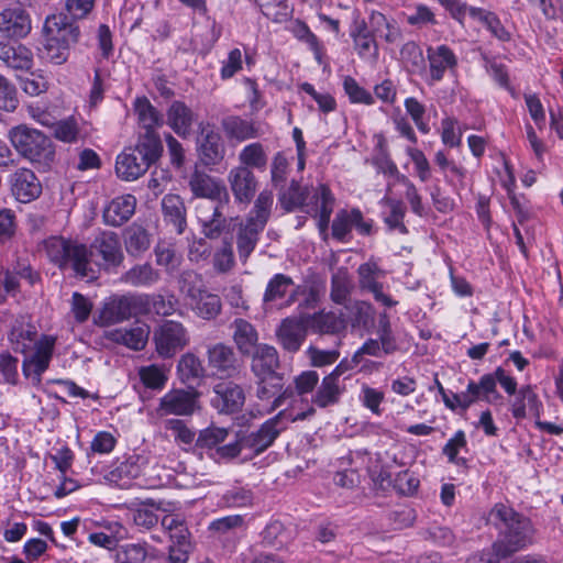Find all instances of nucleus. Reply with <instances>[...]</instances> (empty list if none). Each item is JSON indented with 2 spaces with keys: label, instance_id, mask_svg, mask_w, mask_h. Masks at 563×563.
Listing matches in <instances>:
<instances>
[{
  "label": "nucleus",
  "instance_id": "1",
  "mask_svg": "<svg viewBox=\"0 0 563 563\" xmlns=\"http://www.w3.org/2000/svg\"><path fill=\"white\" fill-rule=\"evenodd\" d=\"M487 523L497 531L495 541L470 555L465 563H504L536 542L537 530L531 519L503 503L489 510Z\"/></svg>",
  "mask_w": 563,
  "mask_h": 563
},
{
  "label": "nucleus",
  "instance_id": "2",
  "mask_svg": "<svg viewBox=\"0 0 563 563\" xmlns=\"http://www.w3.org/2000/svg\"><path fill=\"white\" fill-rule=\"evenodd\" d=\"M273 203V192L264 189L256 197L254 206L246 218L236 224L235 243L239 260L242 264H245L254 252L260 241V235L271 218Z\"/></svg>",
  "mask_w": 563,
  "mask_h": 563
},
{
  "label": "nucleus",
  "instance_id": "3",
  "mask_svg": "<svg viewBox=\"0 0 563 563\" xmlns=\"http://www.w3.org/2000/svg\"><path fill=\"white\" fill-rule=\"evenodd\" d=\"M163 153L159 136L140 134L134 146L126 147L118 155L115 173L125 181H133L144 175Z\"/></svg>",
  "mask_w": 563,
  "mask_h": 563
},
{
  "label": "nucleus",
  "instance_id": "4",
  "mask_svg": "<svg viewBox=\"0 0 563 563\" xmlns=\"http://www.w3.org/2000/svg\"><path fill=\"white\" fill-rule=\"evenodd\" d=\"M44 246L49 261L59 268L70 266L76 275L82 278L95 279L97 277L86 245L60 236H51L44 242Z\"/></svg>",
  "mask_w": 563,
  "mask_h": 563
},
{
  "label": "nucleus",
  "instance_id": "5",
  "mask_svg": "<svg viewBox=\"0 0 563 563\" xmlns=\"http://www.w3.org/2000/svg\"><path fill=\"white\" fill-rule=\"evenodd\" d=\"M9 139L16 152L31 163L48 167L55 158L51 139L38 130L14 126L9 131Z\"/></svg>",
  "mask_w": 563,
  "mask_h": 563
},
{
  "label": "nucleus",
  "instance_id": "6",
  "mask_svg": "<svg viewBox=\"0 0 563 563\" xmlns=\"http://www.w3.org/2000/svg\"><path fill=\"white\" fill-rule=\"evenodd\" d=\"M290 190L294 191L289 201L291 207H300L305 213L318 219L320 233H325L335 201L329 187L320 185L310 197H305L302 192H298L299 185L292 181Z\"/></svg>",
  "mask_w": 563,
  "mask_h": 563
},
{
  "label": "nucleus",
  "instance_id": "7",
  "mask_svg": "<svg viewBox=\"0 0 563 563\" xmlns=\"http://www.w3.org/2000/svg\"><path fill=\"white\" fill-rule=\"evenodd\" d=\"M231 435L230 429L220 427H209L199 432L196 440V446L210 450V457L216 462L231 461L239 456V444L236 433L228 443Z\"/></svg>",
  "mask_w": 563,
  "mask_h": 563
},
{
  "label": "nucleus",
  "instance_id": "8",
  "mask_svg": "<svg viewBox=\"0 0 563 563\" xmlns=\"http://www.w3.org/2000/svg\"><path fill=\"white\" fill-rule=\"evenodd\" d=\"M280 411L275 417L266 420L260 426L258 429L249 433L236 432V440L239 444V454L243 449L252 451L253 455H260L265 452L278 438L283 427H280Z\"/></svg>",
  "mask_w": 563,
  "mask_h": 563
},
{
  "label": "nucleus",
  "instance_id": "9",
  "mask_svg": "<svg viewBox=\"0 0 563 563\" xmlns=\"http://www.w3.org/2000/svg\"><path fill=\"white\" fill-rule=\"evenodd\" d=\"M154 341L157 353L165 357H172L181 351L189 342L187 330L180 322L165 320L154 332Z\"/></svg>",
  "mask_w": 563,
  "mask_h": 563
},
{
  "label": "nucleus",
  "instance_id": "10",
  "mask_svg": "<svg viewBox=\"0 0 563 563\" xmlns=\"http://www.w3.org/2000/svg\"><path fill=\"white\" fill-rule=\"evenodd\" d=\"M230 201L205 200L197 207V217L202 228V233L207 239L216 240L221 236L227 228V218L224 209L229 208Z\"/></svg>",
  "mask_w": 563,
  "mask_h": 563
},
{
  "label": "nucleus",
  "instance_id": "11",
  "mask_svg": "<svg viewBox=\"0 0 563 563\" xmlns=\"http://www.w3.org/2000/svg\"><path fill=\"white\" fill-rule=\"evenodd\" d=\"M208 366L220 378L235 377L242 364L232 346L218 342L207 346Z\"/></svg>",
  "mask_w": 563,
  "mask_h": 563
},
{
  "label": "nucleus",
  "instance_id": "12",
  "mask_svg": "<svg viewBox=\"0 0 563 563\" xmlns=\"http://www.w3.org/2000/svg\"><path fill=\"white\" fill-rule=\"evenodd\" d=\"M146 297L139 295L114 296L104 302L100 312L103 324L122 322L135 316Z\"/></svg>",
  "mask_w": 563,
  "mask_h": 563
},
{
  "label": "nucleus",
  "instance_id": "13",
  "mask_svg": "<svg viewBox=\"0 0 563 563\" xmlns=\"http://www.w3.org/2000/svg\"><path fill=\"white\" fill-rule=\"evenodd\" d=\"M196 390L172 389L161 399L156 412L158 416H191L199 408Z\"/></svg>",
  "mask_w": 563,
  "mask_h": 563
},
{
  "label": "nucleus",
  "instance_id": "14",
  "mask_svg": "<svg viewBox=\"0 0 563 563\" xmlns=\"http://www.w3.org/2000/svg\"><path fill=\"white\" fill-rule=\"evenodd\" d=\"M43 36L49 37L53 43H64L74 46L80 37L79 26L70 21L64 13L52 14L45 19Z\"/></svg>",
  "mask_w": 563,
  "mask_h": 563
},
{
  "label": "nucleus",
  "instance_id": "15",
  "mask_svg": "<svg viewBox=\"0 0 563 563\" xmlns=\"http://www.w3.org/2000/svg\"><path fill=\"white\" fill-rule=\"evenodd\" d=\"M55 339L44 335L35 343L34 353L23 361V373L26 377H32L34 384H40L42 374L48 368L53 356Z\"/></svg>",
  "mask_w": 563,
  "mask_h": 563
},
{
  "label": "nucleus",
  "instance_id": "16",
  "mask_svg": "<svg viewBox=\"0 0 563 563\" xmlns=\"http://www.w3.org/2000/svg\"><path fill=\"white\" fill-rule=\"evenodd\" d=\"M358 284L363 290L369 291L374 299L385 307H394L397 301L391 299L388 295H385L383 289L384 285L379 282L384 278L386 273L383 271L376 262L368 261L363 263L357 268Z\"/></svg>",
  "mask_w": 563,
  "mask_h": 563
},
{
  "label": "nucleus",
  "instance_id": "17",
  "mask_svg": "<svg viewBox=\"0 0 563 563\" xmlns=\"http://www.w3.org/2000/svg\"><path fill=\"white\" fill-rule=\"evenodd\" d=\"M213 394L211 404L220 413H235L244 406V390L234 382L224 380L216 384Z\"/></svg>",
  "mask_w": 563,
  "mask_h": 563
},
{
  "label": "nucleus",
  "instance_id": "18",
  "mask_svg": "<svg viewBox=\"0 0 563 563\" xmlns=\"http://www.w3.org/2000/svg\"><path fill=\"white\" fill-rule=\"evenodd\" d=\"M228 183L235 202L249 206L258 186L254 173L246 167H233L228 174Z\"/></svg>",
  "mask_w": 563,
  "mask_h": 563
},
{
  "label": "nucleus",
  "instance_id": "19",
  "mask_svg": "<svg viewBox=\"0 0 563 563\" xmlns=\"http://www.w3.org/2000/svg\"><path fill=\"white\" fill-rule=\"evenodd\" d=\"M256 378V397L260 400H273L272 410L280 407L287 397L292 395L290 387L284 389V374L275 373Z\"/></svg>",
  "mask_w": 563,
  "mask_h": 563
},
{
  "label": "nucleus",
  "instance_id": "20",
  "mask_svg": "<svg viewBox=\"0 0 563 563\" xmlns=\"http://www.w3.org/2000/svg\"><path fill=\"white\" fill-rule=\"evenodd\" d=\"M31 29L30 14L22 5L7 8L0 12V32L7 37L23 38Z\"/></svg>",
  "mask_w": 563,
  "mask_h": 563
},
{
  "label": "nucleus",
  "instance_id": "21",
  "mask_svg": "<svg viewBox=\"0 0 563 563\" xmlns=\"http://www.w3.org/2000/svg\"><path fill=\"white\" fill-rule=\"evenodd\" d=\"M12 195L18 201L27 203L40 197L42 185L29 168H19L10 178Z\"/></svg>",
  "mask_w": 563,
  "mask_h": 563
},
{
  "label": "nucleus",
  "instance_id": "22",
  "mask_svg": "<svg viewBox=\"0 0 563 563\" xmlns=\"http://www.w3.org/2000/svg\"><path fill=\"white\" fill-rule=\"evenodd\" d=\"M276 339L284 351L296 353L307 336L305 323L297 318H285L276 329Z\"/></svg>",
  "mask_w": 563,
  "mask_h": 563
},
{
  "label": "nucleus",
  "instance_id": "23",
  "mask_svg": "<svg viewBox=\"0 0 563 563\" xmlns=\"http://www.w3.org/2000/svg\"><path fill=\"white\" fill-rule=\"evenodd\" d=\"M230 329L233 343L242 356L249 357L262 344L258 343L260 334L255 325L245 319H234Z\"/></svg>",
  "mask_w": 563,
  "mask_h": 563
},
{
  "label": "nucleus",
  "instance_id": "24",
  "mask_svg": "<svg viewBox=\"0 0 563 563\" xmlns=\"http://www.w3.org/2000/svg\"><path fill=\"white\" fill-rule=\"evenodd\" d=\"M136 198L133 195H123L113 198L103 209V222L110 227H121L134 214Z\"/></svg>",
  "mask_w": 563,
  "mask_h": 563
},
{
  "label": "nucleus",
  "instance_id": "25",
  "mask_svg": "<svg viewBox=\"0 0 563 563\" xmlns=\"http://www.w3.org/2000/svg\"><path fill=\"white\" fill-rule=\"evenodd\" d=\"M90 249L89 256L92 255V251H96L102 257L107 267L120 266L124 260L119 236L115 232H102L95 239Z\"/></svg>",
  "mask_w": 563,
  "mask_h": 563
},
{
  "label": "nucleus",
  "instance_id": "26",
  "mask_svg": "<svg viewBox=\"0 0 563 563\" xmlns=\"http://www.w3.org/2000/svg\"><path fill=\"white\" fill-rule=\"evenodd\" d=\"M189 187L192 194L197 197L206 198L207 200L230 201L228 190L224 185L216 181L211 176L206 173L196 170L189 179Z\"/></svg>",
  "mask_w": 563,
  "mask_h": 563
},
{
  "label": "nucleus",
  "instance_id": "27",
  "mask_svg": "<svg viewBox=\"0 0 563 563\" xmlns=\"http://www.w3.org/2000/svg\"><path fill=\"white\" fill-rule=\"evenodd\" d=\"M36 328L30 322L26 316L18 317L9 333V340L13 345L15 352L26 354L37 343Z\"/></svg>",
  "mask_w": 563,
  "mask_h": 563
},
{
  "label": "nucleus",
  "instance_id": "28",
  "mask_svg": "<svg viewBox=\"0 0 563 563\" xmlns=\"http://www.w3.org/2000/svg\"><path fill=\"white\" fill-rule=\"evenodd\" d=\"M249 357L254 376L279 373L280 360L275 346L262 343Z\"/></svg>",
  "mask_w": 563,
  "mask_h": 563
},
{
  "label": "nucleus",
  "instance_id": "29",
  "mask_svg": "<svg viewBox=\"0 0 563 563\" xmlns=\"http://www.w3.org/2000/svg\"><path fill=\"white\" fill-rule=\"evenodd\" d=\"M295 285L292 278L288 275L275 274L268 282L263 294L264 311L279 309V305L287 297L289 289Z\"/></svg>",
  "mask_w": 563,
  "mask_h": 563
},
{
  "label": "nucleus",
  "instance_id": "30",
  "mask_svg": "<svg viewBox=\"0 0 563 563\" xmlns=\"http://www.w3.org/2000/svg\"><path fill=\"white\" fill-rule=\"evenodd\" d=\"M167 124L180 137H187L196 121L192 110L183 101L175 100L167 110Z\"/></svg>",
  "mask_w": 563,
  "mask_h": 563
},
{
  "label": "nucleus",
  "instance_id": "31",
  "mask_svg": "<svg viewBox=\"0 0 563 563\" xmlns=\"http://www.w3.org/2000/svg\"><path fill=\"white\" fill-rule=\"evenodd\" d=\"M428 60L430 63V77L433 81H440L444 73L454 69L457 65V58L453 51L446 45L428 47Z\"/></svg>",
  "mask_w": 563,
  "mask_h": 563
},
{
  "label": "nucleus",
  "instance_id": "32",
  "mask_svg": "<svg viewBox=\"0 0 563 563\" xmlns=\"http://www.w3.org/2000/svg\"><path fill=\"white\" fill-rule=\"evenodd\" d=\"M0 59L15 70L29 71L33 67V53L22 44L0 42Z\"/></svg>",
  "mask_w": 563,
  "mask_h": 563
},
{
  "label": "nucleus",
  "instance_id": "33",
  "mask_svg": "<svg viewBox=\"0 0 563 563\" xmlns=\"http://www.w3.org/2000/svg\"><path fill=\"white\" fill-rule=\"evenodd\" d=\"M514 396L510 410L516 419H525L528 411L534 417L540 416L542 404L530 385L522 386Z\"/></svg>",
  "mask_w": 563,
  "mask_h": 563
},
{
  "label": "nucleus",
  "instance_id": "34",
  "mask_svg": "<svg viewBox=\"0 0 563 563\" xmlns=\"http://www.w3.org/2000/svg\"><path fill=\"white\" fill-rule=\"evenodd\" d=\"M122 238L126 253L135 258L142 256L151 246L150 233L135 222L123 230Z\"/></svg>",
  "mask_w": 563,
  "mask_h": 563
},
{
  "label": "nucleus",
  "instance_id": "35",
  "mask_svg": "<svg viewBox=\"0 0 563 563\" xmlns=\"http://www.w3.org/2000/svg\"><path fill=\"white\" fill-rule=\"evenodd\" d=\"M150 328L145 323H137L131 328L115 329L109 333V339L123 344L129 349L140 351L146 345Z\"/></svg>",
  "mask_w": 563,
  "mask_h": 563
},
{
  "label": "nucleus",
  "instance_id": "36",
  "mask_svg": "<svg viewBox=\"0 0 563 563\" xmlns=\"http://www.w3.org/2000/svg\"><path fill=\"white\" fill-rule=\"evenodd\" d=\"M134 111L139 123L145 130L143 134L159 136L155 129L164 123L163 114L150 102L146 97H137L134 101Z\"/></svg>",
  "mask_w": 563,
  "mask_h": 563
},
{
  "label": "nucleus",
  "instance_id": "37",
  "mask_svg": "<svg viewBox=\"0 0 563 563\" xmlns=\"http://www.w3.org/2000/svg\"><path fill=\"white\" fill-rule=\"evenodd\" d=\"M161 279V274L151 263L135 264L120 277V282L131 287H152Z\"/></svg>",
  "mask_w": 563,
  "mask_h": 563
},
{
  "label": "nucleus",
  "instance_id": "38",
  "mask_svg": "<svg viewBox=\"0 0 563 563\" xmlns=\"http://www.w3.org/2000/svg\"><path fill=\"white\" fill-rule=\"evenodd\" d=\"M162 210L164 219L167 223L173 224L175 231L181 234L186 227V207L183 199L178 195H166L162 199Z\"/></svg>",
  "mask_w": 563,
  "mask_h": 563
},
{
  "label": "nucleus",
  "instance_id": "39",
  "mask_svg": "<svg viewBox=\"0 0 563 563\" xmlns=\"http://www.w3.org/2000/svg\"><path fill=\"white\" fill-rule=\"evenodd\" d=\"M222 129L230 140L243 142L258 136V129L247 120L238 115H230L222 120Z\"/></svg>",
  "mask_w": 563,
  "mask_h": 563
},
{
  "label": "nucleus",
  "instance_id": "40",
  "mask_svg": "<svg viewBox=\"0 0 563 563\" xmlns=\"http://www.w3.org/2000/svg\"><path fill=\"white\" fill-rule=\"evenodd\" d=\"M343 390L344 388L341 386L340 382L327 375L317 387L311 401L319 408L334 406L339 404Z\"/></svg>",
  "mask_w": 563,
  "mask_h": 563
},
{
  "label": "nucleus",
  "instance_id": "41",
  "mask_svg": "<svg viewBox=\"0 0 563 563\" xmlns=\"http://www.w3.org/2000/svg\"><path fill=\"white\" fill-rule=\"evenodd\" d=\"M470 389L478 396L479 400L490 405H503L504 397L497 390L494 373L484 374L478 382L471 380Z\"/></svg>",
  "mask_w": 563,
  "mask_h": 563
},
{
  "label": "nucleus",
  "instance_id": "42",
  "mask_svg": "<svg viewBox=\"0 0 563 563\" xmlns=\"http://www.w3.org/2000/svg\"><path fill=\"white\" fill-rule=\"evenodd\" d=\"M314 331L325 334H336L345 330L346 321L342 313L333 311L314 313L311 318Z\"/></svg>",
  "mask_w": 563,
  "mask_h": 563
},
{
  "label": "nucleus",
  "instance_id": "43",
  "mask_svg": "<svg viewBox=\"0 0 563 563\" xmlns=\"http://www.w3.org/2000/svg\"><path fill=\"white\" fill-rule=\"evenodd\" d=\"M468 14L471 18L485 25L496 38L504 42L510 40V33L504 27L499 18L494 12L482 8L470 7Z\"/></svg>",
  "mask_w": 563,
  "mask_h": 563
},
{
  "label": "nucleus",
  "instance_id": "44",
  "mask_svg": "<svg viewBox=\"0 0 563 563\" xmlns=\"http://www.w3.org/2000/svg\"><path fill=\"white\" fill-rule=\"evenodd\" d=\"M156 264L165 267L166 272L172 273L181 264L183 256L178 252L175 243L159 241L154 247Z\"/></svg>",
  "mask_w": 563,
  "mask_h": 563
},
{
  "label": "nucleus",
  "instance_id": "45",
  "mask_svg": "<svg viewBox=\"0 0 563 563\" xmlns=\"http://www.w3.org/2000/svg\"><path fill=\"white\" fill-rule=\"evenodd\" d=\"M352 328L369 330L374 325L375 308L366 301H356L347 308Z\"/></svg>",
  "mask_w": 563,
  "mask_h": 563
},
{
  "label": "nucleus",
  "instance_id": "46",
  "mask_svg": "<svg viewBox=\"0 0 563 563\" xmlns=\"http://www.w3.org/2000/svg\"><path fill=\"white\" fill-rule=\"evenodd\" d=\"M241 165L238 167H246L249 169H265L267 164V155L261 143H252L246 145L239 154Z\"/></svg>",
  "mask_w": 563,
  "mask_h": 563
},
{
  "label": "nucleus",
  "instance_id": "47",
  "mask_svg": "<svg viewBox=\"0 0 563 563\" xmlns=\"http://www.w3.org/2000/svg\"><path fill=\"white\" fill-rule=\"evenodd\" d=\"M177 372L183 383H191L199 379L205 374L201 361L194 354L183 355L177 364Z\"/></svg>",
  "mask_w": 563,
  "mask_h": 563
},
{
  "label": "nucleus",
  "instance_id": "48",
  "mask_svg": "<svg viewBox=\"0 0 563 563\" xmlns=\"http://www.w3.org/2000/svg\"><path fill=\"white\" fill-rule=\"evenodd\" d=\"M261 536L263 545L276 549L283 548L289 540V532L279 520L269 521Z\"/></svg>",
  "mask_w": 563,
  "mask_h": 563
},
{
  "label": "nucleus",
  "instance_id": "49",
  "mask_svg": "<svg viewBox=\"0 0 563 563\" xmlns=\"http://www.w3.org/2000/svg\"><path fill=\"white\" fill-rule=\"evenodd\" d=\"M43 46L38 49V56L54 65H63L69 57L73 46L64 43H53L49 37L43 36Z\"/></svg>",
  "mask_w": 563,
  "mask_h": 563
},
{
  "label": "nucleus",
  "instance_id": "50",
  "mask_svg": "<svg viewBox=\"0 0 563 563\" xmlns=\"http://www.w3.org/2000/svg\"><path fill=\"white\" fill-rule=\"evenodd\" d=\"M222 309V302L218 295L207 291H199L196 302V310L199 317L205 320L216 319Z\"/></svg>",
  "mask_w": 563,
  "mask_h": 563
},
{
  "label": "nucleus",
  "instance_id": "51",
  "mask_svg": "<svg viewBox=\"0 0 563 563\" xmlns=\"http://www.w3.org/2000/svg\"><path fill=\"white\" fill-rule=\"evenodd\" d=\"M406 21L409 25L419 29L438 24L434 12L423 3H415L408 7Z\"/></svg>",
  "mask_w": 563,
  "mask_h": 563
},
{
  "label": "nucleus",
  "instance_id": "52",
  "mask_svg": "<svg viewBox=\"0 0 563 563\" xmlns=\"http://www.w3.org/2000/svg\"><path fill=\"white\" fill-rule=\"evenodd\" d=\"M223 146L217 134H207L200 145V155L206 165H216L223 158Z\"/></svg>",
  "mask_w": 563,
  "mask_h": 563
},
{
  "label": "nucleus",
  "instance_id": "53",
  "mask_svg": "<svg viewBox=\"0 0 563 563\" xmlns=\"http://www.w3.org/2000/svg\"><path fill=\"white\" fill-rule=\"evenodd\" d=\"M139 376L146 388L155 390L163 389L168 379L164 368L155 364L140 367Z\"/></svg>",
  "mask_w": 563,
  "mask_h": 563
},
{
  "label": "nucleus",
  "instance_id": "54",
  "mask_svg": "<svg viewBox=\"0 0 563 563\" xmlns=\"http://www.w3.org/2000/svg\"><path fill=\"white\" fill-rule=\"evenodd\" d=\"M398 351V346L388 347L378 339H368L363 345L354 353L353 361L362 362L364 355L374 357H383L384 355H390Z\"/></svg>",
  "mask_w": 563,
  "mask_h": 563
},
{
  "label": "nucleus",
  "instance_id": "55",
  "mask_svg": "<svg viewBox=\"0 0 563 563\" xmlns=\"http://www.w3.org/2000/svg\"><path fill=\"white\" fill-rule=\"evenodd\" d=\"M351 291V279L346 271L339 269L331 278V299L336 303H343Z\"/></svg>",
  "mask_w": 563,
  "mask_h": 563
},
{
  "label": "nucleus",
  "instance_id": "56",
  "mask_svg": "<svg viewBox=\"0 0 563 563\" xmlns=\"http://www.w3.org/2000/svg\"><path fill=\"white\" fill-rule=\"evenodd\" d=\"M212 264L213 268L220 274L229 273L234 267L235 258L230 242H224L223 245L214 252Z\"/></svg>",
  "mask_w": 563,
  "mask_h": 563
},
{
  "label": "nucleus",
  "instance_id": "57",
  "mask_svg": "<svg viewBox=\"0 0 563 563\" xmlns=\"http://www.w3.org/2000/svg\"><path fill=\"white\" fill-rule=\"evenodd\" d=\"M352 210H340L335 214V218L332 222V236L340 241V242H346L347 236L353 228V221H352Z\"/></svg>",
  "mask_w": 563,
  "mask_h": 563
},
{
  "label": "nucleus",
  "instance_id": "58",
  "mask_svg": "<svg viewBox=\"0 0 563 563\" xmlns=\"http://www.w3.org/2000/svg\"><path fill=\"white\" fill-rule=\"evenodd\" d=\"M244 527V517L240 515H232L213 520L209 526V530L213 533L223 536Z\"/></svg>",
  "mask_w": 563,
  "mask_h": 563
},
{
  "label": "nucleus",
  "instance_id": "59",
  "mask_svg": "<svg viewBox=\"0 0 563 563\" xmlns=\"http://www.w3.org/2000/svg\"><path fill=\"white\" fill-rule=\"evenodd\" d=\"M79 128L73 118L60 120L54 125V136L66 143H74L79 139Z\"/></svg>",
  "mask_w": 563,
  "mask_h": 563
},
{
  "label": "nucleus",
  "instance_id": "60",
  "mask_svg": "<svg viewBox=\"0 0 563 563\" xmlns=\"http://www.w3.org/2000/svg\"><path fill=\"white\" fill-rule=\"evenodd\" d=\"M352 37L355 43V48L361 57H365L367 53L374 48L373 56H377V45L372 38L369 32L366 30L365 23L360 25L355 32H352Z\"/></svg>",
  "mask_w": 563,
  "mask_h": 563
},
{
  "label": "nucleus",
  "instance_id": "61",
  "mask_svg": "<svg viewBox=\"0 0 563 563\" xmlns=\"http://www.w3.org/2000/svg\"><path fill=\"white\" fill-rule=\"evenodd\" d=\"M343 87L352 102L364 104L374 103V98L372 95L366 89L361 87L353 77L346 76L343 81Z\"/></svg>",
  "mask_w": 563,
  "mask_h": 563
},
{
  "label": "nucleus",
  "instance_id": "62",
  "mask_svg": "<svg viewBox=\"0 0 563 563\" xmlns=\"http://www.w3.org/2000/svg\"><path fill=\"white\" fill-rule=\"evenodd\" d=\"M146 505L153 506L154 503L152 499H147L142 503V507H139L133 510L132 517L135 526L143 528L145 530H151L158 522V516L151 509L144 507Z\"/></svg>",
  "mask_w": 563,
  "mask_h": 563
},
{
  "label": "nucleus",
  "instance_id": "63",
  "mask_svg": "<svg viewBox=\"0 0 563 563\" xmlns=\"http://www.w3.org/2000/svg\"><path fill=\"white\" fill-rule=\"evenodd\" d=\"M388 206L390 212L385 218V223L390 230L398 229L402 234L407 233V228L402 222L406 212L404 203L399 200H389Z\"/></svg>",
  "mask_w": 563,
  "mask_h": 563
},
{
  "label": "nucleus",
  "instance_id": "64",
  "mask_svg": "<svg viewBox=\"0 0 563 563\" xmlns=\"http://www.w3.org/2000/svg\"><path fill=\"white\" fill-rule=\"evenodd\" d=\"M18 103L15 87L4 76L0 75V109L14 111Z\"/></svg>",
  "mask_w": 563,
  "mask_h": 563
}]
</instances>
